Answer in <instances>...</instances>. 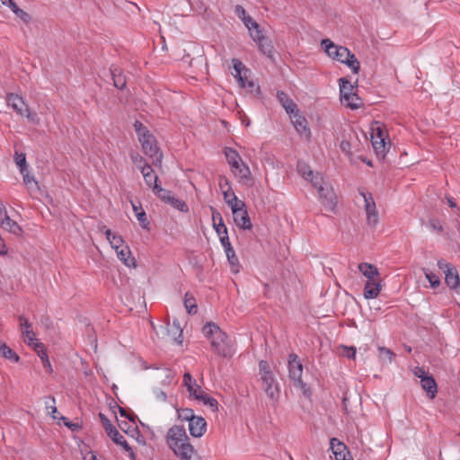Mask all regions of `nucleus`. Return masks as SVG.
I'll return each instance as SVG.
<instances>
[{
	"label": "nucleus",
	"mask_w": 460,
	"mask_h": 460,
	"mask_svg": "<svg viewBox=\"0 0 460 460\" xmlns=\"http://www.w3.org/2000/svg\"><path fill=\"white\" fill-rule=\"evenodd\" d=\"M166 444L180 460H201L198 452L190 443L183 426L173 425L166 434Z\"/></svg>",
	"instance_id": "obj_1"
},
{
	"label": "nucleus",
	"mask_w": 460,
	"mask_h": 460,
	"mask_svg": "<svg viewBox=\"0 0 460 460\" xmlns=\"http://www.w3.org/2000/svg\"><path fill=\"white\" fill-rule=\"evenodd\" d=\"M203 334L211 341L213 351L226 358L231 356L229 338L216 323H208L202 329Z\"/></svg>",
	"instance_id": "obj_2"
},
{
	"label": "nucleus",
	"mask_w": 460,
	"mask_h": 460,
	"mask_svg": "<svg viewBox=\"0 0 460 460\" xmlns=\"http://www.w3.org/2000/svg\"><path fill=\"white\" fill-rule=\"evenodd\" d=\"M312 185L317 189L322 205L329 210H333L337 199L332 188L324 182L321 173H316L315 179H312Z\"/></svg>",
	"instance_id": "obj_3"
},
{
	"label": "nucleus",
	"mask_w": 460,
	"mask_h": 460,
	"mask_svg": "<svg viewBox=\"0 0 460 460\" xmlns=\"http://www.w3.org/2000/svg\"><path fill=\"white\" fill-rule=\"evenodd\" d=\"M6 102L17 114L22 117H26L29 121L33 124H39L40 119L36 112H31L28 105L25 103L22 97L16 93H8L6 95Z\"/></svg>",
	"instance_id": "obj_4"
},
{
	"label": "nucleus",
	"mask_w": 460,
	"mask_h": 460,
	"mask_svg": "<svg viewBox=\"0 0 460 460\" xmlns=\"http://www.w3.org/2000/svg\"><path fill=\"white\" fill-rule=\"evenodd\" d=\"M288 367L289 378L294 381L295 385L300 387L304 391V394H306V385L302 381L303 365L296 354H289Z\"/></svg>",
	"instance_id": "obj_5"
},
{
	"label": "nucleus",
	"mask_w": 460,
	"mask_h": 460,
	"mask_svg": "<svg viewBox=\"0 0 460 460\" xmlns=\"http://www.w3.org/2000/svg\"><path fill=\"white\" fill-rule=\"evenodd\" d=\"M99 418L101 420V422H102L107 435L111 438V439L117 445L121 446L127 452H128L130 454L131 457H133L134 452H133L132 447L128 444L125 438L112 425V423L106 417V415L100 412Z\"/></svg>",
	"instance_id": "obj_6"
},
{
	"label": "nucleus",
	"mask_w": 460,
	"mask_h": 460,
	"mask_svg": "<svg viewBox=\"0 0 460 460\" xmlns=\"http://www.w3.org/2000/svg\"><path fill=\"white\" fill-rule=\"evenodd\" d=\"M139 142L141 143L143 152L147 156L154 159L153 164L155 165H160L162 163L163 154L157 146L155 137L152 134L146 133L143 137H140Z\"/></svg>",
	"instance_id": "obj_7"
},
{
	"label": "nucleus",
	"mask_w": 460,
	"mask_h": 460,
	"mask_svg": "<svg viewBox=\"0 0 460 460\" xmlns=\"http://www.w3.org/2000/svg\"><path fill=\"white\" fill-rule=\"evenodd\" d=\"M321 46L328 56L339 62H342L344 58H348L349 49L343 46L335 45L331 40L323 39L321 41Z\"/></svg>",
	"instance_id": "obj_8"
},
{
	"label": "nucleus",
	"mask_w": 460,
	"mask_h": 460,
	"mask_svg": "<svg viewBox=\"0 0 460 460\" xmlns=\"http://www.w3.org/2000/svg\"><path fill=\"white\" fill-rule=\"evenodd\" d=\"M359 194L363 197L365 202V209L367 213V222L369 226H376L378 222V213L376 203L370 192L364 190H359Z\"/></svg>",
	"instance_id": "obj_9"
},
{
	"label": "nucleus",
	"mask_w": 460,
	"mask_h": 460,
	"mask_svg": "<svg viewBox=\"0 0 460 460\" xmlns=\"http://www.w3.org/2000/svg\"><path fill=\"white\" fill-rule=\"evenodd\" d=\"M230 168L231 172L234 173V177L237 178L240 183L248 186L252 185L253 179L252 176L251 170L249 166L245 163H243V160L237 163V165H232L230 166Z\"/></svg>",
	"instance_id": "obj_10"
},
{
	"label": "nucleus",
	"mask_w": 460,
	"mask_h": 460,
	"mask_svg": "<svg viewBox=\"0 0 460 460\" xmlns=\"http://www.w3.org/2000/svg\"><path fill=\"white\" fill-rule=\"evenodd\" d=\"M331 449L334 455L335 460H353L347 446L338 438H332L330 440Z\"/></svg>",
	"instance_id": "obj_11"
},
{
	"label": "nucleus",
	"mask_w": 460,
	"mask_h": 460,
	"mask_svg": "<svg viewBox=\"0 0 460 460\" xmlns=\"http://www.w3.org/2000/svg\"><path fill=\"white\" fill-rule=\"evenodd\" d=\"M438 265L446 273L445 281L447 285L451 288H456L459 285V276L456 270L444 261H438Z\"/></svg>",
	"instance_id": "obj_12"
},
{
	"label": "nucleus",
	"mask_w": 460,
	"mask_h": 460,
	"mask_svg": "<svg viewBox=\"0 0 460 460\" xmlns=\"http://www.w3.org/2000/svg\"><path fill=\"white\" fill-rule=\"evenodd\" d=\"M262 381V389L270 399L278 398L279 394V385L275 381L273 374L261 376Z\"/></svg>",
	"instance_id": "obj_13"
},
{
	"label": "nucleus",
	"mask_w": 460,
	"mask_h": 460,
	"mask_svg": "<svg viewBox=\"0 0 460 460\" xmlns=\"http://www.w3.org/2000/svg\"><path fill=\"white\" fill-rule=\"evenodd\" d=\"M207 429V422L201 416H195L189 422V430L192 437L200 438L204 435Z\"/></svg>",
	"instance_id": "obj_14"
},
{
	"label": "nucleus",
	"mask_w": 460,
	"mask_h": 460,
	"mask_svg": "<svg viewBox=\"0 0 460 460\" xmlns=\"http://www.w3.org/2000/svg\"><path fill=\"white\" fill-rule=\"evenodd\" d=\"M382 289L381 279H367L364 288V297L373 299L378 296Z\"/></svg>",
	"instance_id": "obj_15"
},
{
	"label": "nucleus",
	"mask_w": 460,
	"mask_h": 460,
	"mask_svg": "<svg viewBox=\"0 0 460 460\" xmlns=\"http://www.w3.org/2000/svg\"><path fill=\"white\" fill-rule=\"evenodd\" d=\"M233 217H234V221L238 227H240L243 230L252 229V224L250 217L248 215L246 207L241 208L237 212H236V209H234Z\"/></svg>",
	"instance_id": "obj_16"
},
{
	"label": "nucleus",
	"mask_w": 460,
	"mask_h": 460,
	"mask_svg": "<svg viewBox=\"0 0 460 460\" xmlns=\"http://www.w3.org/2000/svg\"><path fill=\"white\" fill-rule=\"evenodd\" d=\"M291 116V121L300 135H305L308 138L311 136V131L307 127V121L305 117L299 114V111L294 112Z\"/></svg>",
	"instance_id": "obj_17"
},
{
	"label": "nucleus",
	"mask_w": 460,
	"mask_h": 460,
	"mask_svg": "<svg viewBox=\"0 0 460 460\" xmlns=\"http://www.w3.org/2000/svg\"><path fill=\"white\" fill-rule=\"evenodd\" d=\"M277 99L288 114L291 115L294 112L298 111L297 105L292 99L288 96L285 92L278 91Z\"/></svg>",
	"instance_id": "obj_18"
},
{
	"label": "nucleus",
	"mask_w": 460,
	"mask_h": 460,
	"mask_svg": "<svg viewBox=\"0 0 460 460\" xmlns=\"http://www.w3.org/2000/svg\"><path fill=\"white\" fill-rule=\"evenodd\" d=\"M99 229L104 233L107 240L110 242L111 247L116 250V252H118L119 248H122L124 241L121 236L113 234L111 229L107 228L103 225L100 226Z\"/></svg>",
	"instance_id": "obj_19"
},
{
	"label": "nucleus",
	"mask_w": 460,
	"mask_h": 460,
	"mask_svg": "<svg viewBox=\"0 0 460 460\" xmlns=\"http://www.w3.org/2000/svg\"><path fill=\"white\" fill-rule=\"evenodd\" d=\"M19 320L21 322V328L22 329V335L25 337L26 342H28L29 345H34V343L38 341L35 339V333L31 329V324L22 315L19 316Z\"/></svg>",
	"instance_id": "obj_20"
},
{
	"label": "nucleus",
	"mask_w": 460,
	"mask_h": 460,
	"mask_svg": "<svg viewBox=\"0 0 460 460\" xmlns=\"http://www.w3.org/2000/svg\"><path fill=\"white\" fill-rule=\"evenodd\" d=\"M341 101L353 99L354 85L345 77L339 79Z\"/></svg>",
	"instance_id": "obj_21"
},
{
	"label": "nucleus",
	"mask_w": 460,
	"mask_h": 460,
	"mask_svg": "<svg viewBox=\"0 0 460 460\" xmlns=\"http://www.w3.org/2000/svg\"><path fill=\"white\" fill-rule=\"evenodd\" d=\"M183 384L187 387L188 392L190 396H193L196 399V395H199L203 390L202 388L196 383L190 373H185L183 375Z\"/></svg>",
	"instance_id": "obj_22"
},
{
	"label": "nucleus",
	"mask_w": 460,
	"mask_h": 460,
	"mask_svg": "<svg viewBox=\"0 0 460 460\" xmlns=\"http://www.w3.org/2000/svg\"><path fill=\"white\" fill-rule=\"evenodd\" d=\"M420 385L423 390H425L428 394V396L431 399L435 398L438 393L437 383L433 376H427L426 377L422 376V380H420Z\"/></svg>",
	"instance_id": "obj_23"
},
{
	"label": "nucleus",
	"mask_w": 460,
	"mask_h": 460,
	"mask_svg": "<svg viewBox=\"0 0 460 460\" xmlns=\"http://www.w3.org/2000/svg\"><path fill=\"white\" fill-rule=\"evenodd\" d=\"M34 349H35L38 356L40 357L45 370L48 373H52L53 369H52V367H51V364L49 359V356L47 354L44 345L40 342H35Z\"/></svg>",
	"instance_id": "obj_24"
},
{
	"label": "nucleus",
	"mask_w": 460,
	"mask_h": 460,
	"mask_svg": "<svg viewBox=\"0 0 460 460\" xmlns=\"http://www.w3.org/2000/svg\"><path fill=\"white\" fill-rule=\"evenodd\" d=\"M111 75L113 80L114 86L118 89H124L127 84V81L121 69L117 66H111Z\"/></svg>",
	"instance_id": "obj_25"
},
{
	"label": "nucleus",
	"mask_w": 460,
	"mask_h": 460,
	"mask_svg": "<svg viewBox=\"0 0 460 460\" xmlns=\"http://www.w3.org/2000/svg\"><path fill=\"white\" fill-rule=\"evenodd\" d=\"M358 270L367 279L380 277L377 268L373 264L367 262L359 263Z\"/></svg>",
	"instance_id": "obj_26"
},
{
	"label": "nucleus",
	"mask_w": 460,
	"mask_h": 460,
	"mask_svg": "<svg viewBox=\"0 0 460 460\" xmlns=\"http://www.w3.org/2000/svg\"><path fill=\"white\" fill-rule=\"evenodd\" d=\"M141 173L144 177L146 184L153 189V186L158 184V176L155 173L151 165H146L142 168Z\"/></svg>",
	"instance_id": "obj_27"
},
{
	"label": "nucleus",
	"mask_w": 460,
	"mask_h": 460,
	"mask_svg": "<svg viewBox=\"0 0 460 460\" xmlns=\"http://www.w3.org/2000/svg\"><path fill=\"white\" fill-rule=\"evenodd\" d=\"M0 226L4 229V230H6L15 235H20L22 234V227L18 225L17 222H15L14 220L11 219L10 217H8L7 218H5V220L4 222H2L0 224Z\"/></svg>",
	"instance_id": "obj_28"
},
{
	"label": "nucleus",
	"mask_w": 460,
	"mask_h": 460,
	"mask_svg": "<svg viewBox=\"0 0 460 460\" xmlns=\"http://www.w3.org/2000/svg\"><path fill=\"white\" fill-rule=\"evenodd\" d=\"M296 169L298 173L306 181H309L312 183V179H315L316 173H314L310 166L305 163L299 161L296 165Z\"/></svg>",
	"instance_id": "obj_29"
},
{
	"label": "nucleus",
	"mask_w": 460,
	"mask_h": 460,
	"mask_svg": "<svg viewBox=\"0 0 460 460\" xmlns=\"http://www.w3.org/2000/svg\"><path fill=\"white\" fill-rule=\"evenodd\" d=\"M196 400L202 402L205 405H208L212 411H217L218 410V402L217 401L209 396L204 391L196 395Z\"/></svg>",
	"instance_id": "obj_30"
},
{
	"label": "nucleus",
	"mask_w": 460,
	"mask_h": 460,
	"mask_svg": "<svg viewBox=\"0 0 460 460\" xmlns=\"http://www.w3.org/2000/svg\"><path fill=\"white\" fill-rule=\"evenodd\" d=\"M225 252L226 254L227 261L231 266L232 272H239L241 265L239 263L238 257L236 256L234 248L231 247L229 248V250L225 251Z\"/></svg>",
	"instance_id": "obj_31"
},
{
	"label": "nucleus",
	"mask_w": 460,
	"mask_h": 460,
	"mask_svg": "<svg viewBox=\"0 0 460 460\" xmlns=\"http://www.w3.org/2000/svg\"><path fill=\"white\" fill-rule=\"evenodd\" d=\"M373 148L377 155L385 156L387 152L390 142H387L385 138H380L379 140L371 141Z\"/></svg>",
	"instance_id": "obj_32"
},
{
	"label": "nucleus",
	"mask_w": 460,
	"mask_h": 460,
	"mask_svg": "<svg viewBox=\"0 0 460 460\" xmlns=\"http://www.w3.org/2000/svg\"><path fill=\"white\" fill-rule=\"evenodd\" d=\"M224 154L230 166L237 165V163L243 160L238 152L231 147H226L224 149Z\"/></svg>",
	"instance_id": "obj_33"
},
{
	"label": "nucleus",
	"mask_w": 460,
	"mask_h": 460,
	"mask_svg": "<svg viewBox=\"0 0 460 460\" xmlns=\"http://www.w3.org/2000/svg\"><path fill=\"white\" fill-rule=\"evenodd\" d=\"M118 254V257L120 261H123V263L128 266H135V258L130 256V251L128 247L119 249L118 252H116Z\"/></svg>",
	"instance_id": "obj_34"
},
{
	"label": "nucleus",
	"mask_w": 460,
	"mask_h": 460,
	"mask_svg": "<svg viewBox=\"0 0 460 460\" xmlns=\"http://www.w3.org/2000/svg\"><path fill=\"white\" fill-rule=\"evenodd\" d=\"M184 306L189 314H195L198 312L196 299L189 292H187L184 296Z\"/></svg>",
	"instance_id": "obj_35"
},
{
	"label": "nucleus",
	"mask_w": 460,
	"mask_h": 460,
	"mask_svg": "<svg viewBox=\"0 0 460 460\" xmlns=\"http://www.w3.org/2000/svg\"><path fill=\"white\" fill-rule=\"evenodd\" d=\"M133 210L135 212V215L140 224V226L144 229H148L149 227V221L147 220L146 214L143 210V208L140 207L136 206L134 203H132Z\"/></svg>",
	"instance_id": "obj_36"
},
{
	"label": "nucleus",
	"mask_w": 460,
	"mask_h": 460,
	"mask_svg": "<svg viewBox=\"0 0 460 460\" xmlns=\"http://www.w3.org/2000/svg\"><path fill=\"white\" fill-rule=\"evenodd\" d=\"M0 355L13 362H18L20 360V357L5 343L0 342Z\"/></svg>",
	"instance_id": "obj_37"
},
{
	"label": "nucleus",
	"mask_w": 460,
	"mask_h": 460,
	"mask_svg": "<svg viewBox=\"0 0 460 460\" xmlns=\"http://www.w3.org/2000/svg\"><path fill=\"white\" fill-rule=\"evenodd\" d=\"M341 63L348 66L354 74H358L359 72L360 63L356 56L350 51L349 52L348 58H344Z\"/></svg>",
	"instance_id": "obj_38"
},
{
	"label": "nucleus",
	"mask_w": 460,
	"mask_h": 460,
	"mask_svg": "<svg viewBox=\"0 0 460 460\" xmlns=\"http://www.w3.org/2000/svg\"><path fill=\"white\" fill-rule=\"evenodd\" d=\"M233 63V68L235 72L234 77L237 78L239 85L243 86L245 85V78L242 76V70L244 68L243 64L237 58H234L232 60Z\"/></svg>",
	"instance_id": "obj_39"
},
{
	"label": "nucleus",
	"mask_w": 460,
	"mask_h": 460,
	"mask_svg": "<svg viewBox=\"0 0 460 460\" xmlns=\"http://www.w3.org/2000/svg\"><path fill=\"white\" fill-rule=\"evenodd\" d=\"M259 49L269 58L273 57V46L271 41L264 37L261 41L257 42Z\"/></svg>",
	"instance_id": "obj_40"
},
{
	"label": "nucleus",
	"mask_w": 460,
	"mask_h": 460,
	"mask_svg": "<svg viewBox=\"0 0 460 460\" xmlns=\"http://www.w3.org/2000/svg\"><path fill=\"white\" fill-rule=\"evenodd\" d=\"M226 204L231 208L232 213L234 214V209H236V212L241 208H245V203L243 200L238 199L234 192H231V198L226 200Z\"/></svg>",
	"instance_id": "obj_41"
},
{
	"label": "nucleus",
	"mask_w": 460,
	"mask_h": 460,
	"mask_svg": "<svg viewBox=\"0 0 460 460\" xmlns=\"http://www.w3.org/2000/svg\"><path fill=\"white\" fill-rule=\"evenodd\" d=\"M372 134H371V141L373 140H379L380 138H385L387 137V134L385 130L383 129L379 122L376 121L372 128Z\"/></svg>",
	"instance_id": "obj_42"
},
{
	"label": "nucleus",
	"mask_w": 460,
	"mask_h": 460,
	"mask_svg": "<svg viewBox=\"0 0 460 460\" xmlns=\"http://www.w3.org/2000/svg\"><path fill=\"white\" fill-rule=\"evenodd\" d=\"M153 192L163 201L166 202L172 197V192L163 189L159 184L153 186Z\"/></svg>",
	"instance_id": "obj_43"
},
{
	"label": "nucleus",
	"mask_w": 460,
	"mask_h": 460,
	"mask_svg": "<svg viewBox=\"0 0 460 460\" xmlns=\"http://www.w3.org/2000/svg\"><path fill=\"white\" fill-rule=\"evenodd\" d=\"M167 203L181 212H188L189 211V207L186 204V202L184 200L175 198L173 195L171 199H169Z\"/></svg>",
	"instance_id": "obj_44"
},
{
	"label": "nucleus",
	"mask_w": 460,
	"mask_h": 460,
	"mask_svg": "<svg viewBox=\"0 0 460 460\" xmlns=\"http://www.w3.org/2000/svg\"><path fill=\"white\" fill-rule=\"evenodd\" d=\"M11 10L15 13L17 17H19L22 21L28 23L31 21V16L29 13H27L22 9L19 8V6L16 4V3L13 1L11 3V5L9 6Z\"/></svg>",
	"instance_id": "obj_45"
},
{
	"label": "nucleus",
	"mask_w": 460,
	"mask_h": 460,
	"mask_svg": "<svg viewBox=\"0 0 460 460\" xmlns=\"http://www.w3.org/2000/svg\"><path fill=\"white\" fill-rule=\"evenodd\" d=\"M21 174L22 175L24 184L31 191H33L34 189H39L38 181H35L33 176L29 174L28 169H26V172H21Z\"/></svg>",
	"instance_id": "obj_46"
},
{
	"label": "nucleus",
	"mask_w": 460,
	"mask_h": 460,
	"mask_svg": "<svg viewBox=\"0 0 460 460\" xmlns=\"http://www.w3.org/2000/svg\"><path fill=\"white\" fill-rule=\"evenodd\" d=\"M14 162L17 165V167L20 170V172H26L27 168V162H26V155L23 153H19L18 151H15L14 153Z\"/></svg>",
	"instance_id": "obj_47"
},
{
	"label": "nucleus",
	"mask_w": 460,
	"mask_h": 460,
	"mask_svg": "<svg viewBox=\"0 0 460 460\" xmlns=\"http://www.w3.org/2000/svg\"><path fill=\"white\" fill-rule=\"evenodd\" d=\"M130 158L135 165L137 166V168L142 171V168L146 165H149L144 157L140 155L137 152H131L130 153Z\"/></svg>",
	"instance_id": "obj_48"
},
{
	"label": "nucleus",
	"mask_w": 460,
	"mask_h": 460,
	"mask_svg": "<svg viewBox=\"0 0 460 460\" xmlns=\"http://www.w3.org/2000/svg\"><path fill=\"white\" fill-rule=\"evenodd\" d=\"M178 418L181 420L182 421H188L190 422L192 418H194L196 415H194L193 410L185 408L181 410H178Z\"/></svg>",
	"instance_id": "obj_49"
},
{
	"label": "nucleus",
	"mask_w": 460,
	"mask_h": 460,
	"mask_svg": "<svg viewBox=\"0 0 460 460\" xmlns=\"http://www.w3.org/2000/svg\"><path fill=\"white\" fill-rule=\"evenodd\" d=\"M379 358L382 360H387L389 363H391L394 358H395V354L387 348L380 347L379 348Z\"/></svg>",
	"instance_id": "obj_50"
},
{
	"label": "nucleus",
	"mask_w": 460,
	"mask_h": 460,
	"mask_svg": "<svg viewBox=\"0 0 460 460\" xmlns=\"http://www.w3.org/2000/svg\"><path fill=\"white\" fill-rule=\"evenodd\" d=\"M342 102H345V104L352 110L358 109L362 105V101L356 93H353V99L343 100Z\"/></svg>",
	"instance_id": "obj_51"
},
{
	"label": "nucleus",
	"mask_w": 460,
	"mask_h": 460,
	"mask_svg": "<svg viewBox=\"0 0 460 460\" xmlns=\"http://www.w3.org/2000/svg\"><path fill=\"white\" fill-rule=\"evenodd\" d=\"M241 87L242 88H246L254 96H260L261 95V88L253 81H248V80L245 79V85L241 86Z\"/></svg>",
	"instance_id": "obj_52"
},
{
	"label": "nucleus",
	"mask_w": 460,
	"mask_h": 460,
	"mask_svg": "<svg viewBox=\"0 0 460 460\" xmlns=\"http://www.w3.org/2000/svg\"><path fill=\"white\" fill-rule=\"evenodd\" d=\"M425 277L432 288H437L440 285V279L435 273L427 270L425 271Z\"/></svg>",
	"instance_id": "obj_53"
},
{
	"label": "nucleus",
	"mask_w": 460,
	"mask_h": 460,
	"mask_svg": "<svg viewBox=\"0 0 460 460\" xmlns=\"http://www.w3.org/2000/svg\"><path fill=\"white\" fill-rule=\"evenodd\" d=\"M49 401L51 402V404L47 401L45 402L46 408L49 410V414L52 416L53 419H58V417L56 415L58 413V409L56 407V399L55 397L51 396L48 398Z\"/></svg>",
	"instance_id": "obj_54"
},
{
	"label": "nucleus",
	"mask_w": 460,
	"mask_h": 460,
	"mask_svg": "<svg viewBox=\"0 0 460 460\" xmlns=\"http://www.w3.org/2000/svg\"><path fill=\"white\" fill-rule=\"evenodd\" d=\"M135 130L138 136V139L140 140V137H143V136L146 134H150L146 127H145L140 121L136 120L134 123Z\"/></svg>",
	"instance_id": "obj_55"
},
{
	"label": "nucleus",
	"mask_w": 460,
	"mask_h": 460,
	"mask_svg": "<svg viewBox=\"0 0 460 460\" xmlns=\"http://www.w3.org/2000/svg\"><path fill=\"white\" fill-rule=\"evenodd\" d=\"M259 372L261 376L272 374L269 363L265 360L259 362Z\"/></svg>",
	"instance_id": "obj_56"
},
{
	"label": "nucleus",
	"mask_w": 460,
	"mask_h": 460,
	"mask_svg": "<svg viewBox=\"0 0 460 460\" xmlns=\"http://www.w3.org/2000/svg\"><path fill=\"white\" fill-rule=\"evenodd\" d=\"M340 349L342 350V353L344 356H346L348 358H355L356 356V348L351 346L348 347L345 345H341Z\"/></svg>",
	"instance_id": "obj_57"
},
{
	"label": "nucleus",
	"mask_w": 460,
	"mask_h": 460,
	"mask_svg": "<svg viewBox=\"0 0 460 460\" xmlns=\"http://www.w3.org/2000/svg\"><path fill=\"white\" fill-rule=\"evenodd\" d=\"M340 148L344 154H346L348 155H352V152H351L352 144L349 140H347V139L342 140L340 144Z\"/></svg>",
	"instance_id": "obj_58"
},
{
	"label": "nucleus",
	"mask_w": 460,
	"mask_h": 460,
	"mask_svg": "<svg viewBox=\"0 0 460 460\" xmlns=\"http://www.w3.org/2000/svg\"><path fill=\"white\" fill-rule=\"evenodd\" d=\"M243 22L249 31L258 28V23L249 15L243 17Z\"/></svg>",
	"instance_id": "obj_59"
},
{
	"label": "nucleus",
	"mask_w": 460,
	"mask_h": 460,
	"mask_svg": "<svg viewBox=\"0 0 460 460\" xmlns=\"http://www.w3.org/2000/svg\"><path fill=\"white\" fill-rule=\"evenodd\" d=\"M250 31V35L252 38V40L257 43L258 41H261V40L265 37L260 28L253 29Z\"/></svg>",
	"instance_id": "obj_60"
},
{
	"label": "nucleus",
	"mask_w": 460,
	"mask_h": 460,
	"mask_svg": "<svg viewBox=\"0 0 460 460\" xmlns=\"http://www.w3.org/2000/svg\"><path fill=\"white\" fill-rule=\"evenodd\" d=\"M213 227L216 230L218 236L228 234L226 226L225 225L224 222L214 224Z\"/></svg>",
	"instance_id": "obj_61"
},
{
	"label": "nucleus",
	"mask_w": 460,
	"mask_h": 460,
	"mask_svg": "<svg viewBox=\"0 0 460 460\" xmlns=\"http://www.w3.org/2000/svg\"><path fill=\"white\" fill-rule=\"evenodd\" d=\"M429 226L431 229H433L438 233L443 232V226L438 219H430L429 221Z\"/></svg>",
	"instance_id": "obj_62"
},
{
	"label": "nucleus",
	"mask_w": 460,
	"mask_h": 460,
	"mask_svg": "<svg viewBox=\"0 0 460 460\" xmlns=\"http://www.w3.org/2000/svg\"><path fill=\"white\" fill-rule=\"evenodd\" d=\"M219 240L225 251L229 250V248L233 247L229 241L228 234H222L221 236H219Z\"/></svg>",
	"instance_id": "obj_63"
},
{
	"label": "nucleus",
	"mask_w": 460,
	"mask_h": 460,
	"mask_svg": "<svg viewBox=\"0 0 460 460\" xmlns=\"http://www.w3.org/2000/svg\"><path fill=\"white\" fill-rule=\"evenodd\" d=\"M211 210H212V221H213V225L214 224H218V223H221V222H224L223 220V217L221 216V214L215 208H211Z\"/></svg>",
	"instance_id": "obj_64"
}]
</instances>
